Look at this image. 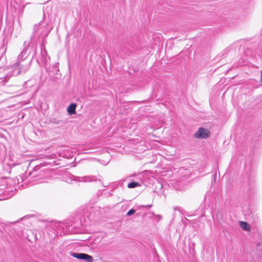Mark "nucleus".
I'll use <instances>...</instances> for the list:
<instances>
[{
    "label": "nucleus",
    "instance_id": "nucleus-1",
    "mask_svg": "<svg viewBox=\"0 0 262 262\" xmlns=\"http://www.w3.org/2000/svg\"><path fill=\"white\" fill-rule=\"evenodd\" d=\"M210 132L208 129L200 127L194 134V136L196 138L205 139L209 137Z\"/></svg>",
    "mask_w": 262,
    "mask_h": 262
},
{
    "label": "nucleus",
    "instance_id": "nucleus-2",
    "mask_svg": "<svg viewBox=\"0 0 262 262\" xmlns=\"http://www.w3.org/2000/svg\"><path fill=\"white\" fill-rule=\"evenodd\" d=\"M16 66L18 67V72L16 75H18L22 72H26L29 68V62L21 63V61L17 62Z\"/></svg>",
    "mask_w": 262,
    "mask_h": 262
},
{
    "label": "nucleus",
    "instance_id": "nucleus-3",
    "mask_svg": "<svg viewBox=\"0 0 262 262\" xmlns=\"http://www.w3.org/2000/svg\"><path fill=\"white\" fill-rule=\"evenodd\" d=\"M76 107V104L75 103H71L67 108V111L69 115H73L75 114V110Z\"/></svg>",
    "mask_w": 262,
    "mask_h": 262
},
{
    "label": "nucleus",
    "instance_id": "nucleus-4",
    "mask_svg": "<svg viewBox=\"0 0 262 262\" xmlns=\"http://www.w3.org/2000/svg\"><path fill=\"white\" fill-rule=\"evenodd\" d=\"M11 181V180L9 179L4 178L1 180L0 183L2 184L1 189H3L6 188Z\"/></svg>",
    "mask_w": 262,
    "mask_h": 262
},
{
    "label": "nucleus",
    "instance_id": "nucleus-5",
    "mask_svg": "<svg viewBox=\"0 0 262 262\" xmlns=\"http://www.w3.org/2000/svg\"><path fill=\"white\" fill-rule=\"evenodd\" d=\"M239 226L241 228L245 231H248L249 230V226L245 222H240Z\"/></svg>",
    "mask_w": 262,
    "mask_h": 262
},
{
    "label": "nucleus",
    "instance_id": "nucleus-6",
    "mask_svg": "<svg viewBox=\"0 0 262 262\" xmlns=\"http://www.w3.org/2000/svg\"><path fill=\"white\" fill-rule=\"evenodd\" d=\"M83 260H84L86 262H92L93 258V257L90 255H88L85 253H83V256H82Z\"/></svg>",
    "mask_w": 262,
    "mask_h": 262
},
{
    "label": "nucleus",
    "instance_id": "nucleus-7",
    "mask_svg": "<svg viewBox=\"0 0 262 262\" xmlns=\"http://www.w3.org/2000/svg\"><path fill=\"white\" fill-rule=\"evenodd\" d=\"M83 253H71V255L79 259H82Z\"/></svg>",
    "mask_w": 262,
    "mask_h": 262
},
{
    "label": "nucleus",
    "instance_id": "nucleus-8",
    "mask_svg": "<svg viewBox=\"0 0 262 262\" xmlns=\"http://www.w3.org/2000/svg\"><path fill=\"white\" fill-rule=\"evenodd\" d=\"M140 185L137 183V182H132V183H130L128 184V186L127 187L129 188H135L137 186H140Z\"/></svg>",
    "mask_w": 262,
    "mask_h": 262
},
{
    "label": "nucleus",
    "instance_id": "nucleus-9",
    "mask_svg": "<svg viewBox=\"0 0 262 262\" xmlns=\"http://www.w3.org/2000/svg\"><path fill=\"white\" fill-rule=\"evenodd\" d=\"M26 57V51L24 50L23 52L20 54V55L18 56V59H21V61H23V58L24 59Z\"/></svg>",
    "mask_w": 262,
    "mask_h": 262
},
{
    "label": "nucleus",
    "instance_id": "nucleus-10",
    "mask_svg": "<svg viewBox=\"0 0 262 262\" xmlns=\"http://www.w3.org/2000/svg\"><path fill=\"white\" fill-rule=\"evenodd\" d=\"M135 212V210L134 209H130L129 211H128L127 213V215L128 216H130L134 214Z\"/></svg>",
    "mask_w": 262,
    "mask_h": 262
},
{
    "label": "nucleus",
    "instance_id": "nucleus-11",
    "mask_svg": "<svg viewBox=\"0 0 262 262\" xmlns=\"http://www.w3.org/2000/svg\"><path fill=\"white\" fill-rule=\"evenodd\" d=\"M260 82L262 84V71L260 72Z\"/></svg>",
    "mask_w": 262,
    "mask_h": 262
}]
</instances>
